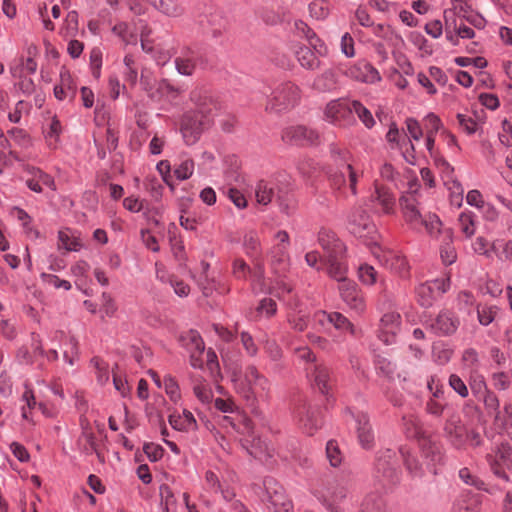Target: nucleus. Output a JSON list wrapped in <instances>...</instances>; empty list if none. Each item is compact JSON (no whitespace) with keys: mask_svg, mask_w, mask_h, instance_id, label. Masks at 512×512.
Returning <instances> with one entry per match:
<instances>
[{"mask_svg":"<svg viewBox=\"0 0 512 512\" xmlns=\"http://www.w3.org/2000/svg\"><path fill=\"white\" fill-rule=\"evenodd\" d=\"M191 100L196 108L183 115L180 128L187 145H193L199 140L202 132L209 127L216 109L213 99L201 90L192 91Z\"/></svg>","mask_w":512,"mask_h":512,"instance_id":"obj_1","label":"nucleus"},{"mask_svg":"<svg viewBox=\"0 0 512 512\" xmlns=\"http://www.w3.org/2000/svg\"><path fill=\"white\" fill-rule=\"evenodd\" d=\"M232 381L235 391L251 405L269 398L270 382L254 366L247 367L244 374H235Z\"/></svg>","mask_w":512,"mask_h":512,"instance_id":"obj_2","label":"nucleus"},{"mask_svg":"<svg viewBox=\"0 0 512 512\" xmlns=\"http://www.w3.org/2000/svg\"><path fill=\"white\" fill-rule=\"evenodd\" d=\"M403 429L407 437L420 441L423 455L430 459L427 465L436 473L435 466L441 462L442 455L439 447L425 436L420 419L413 415L403 417Z\"/></svg>","mask_w":512,"mask_h":512,"instance_id":"obj_3","label":"nucleus"},{"mask_svg":"<svg viewBox=\"0 0 512 512\" xmlns=\"http://www.w3.org/2000/svg\"><path fill=\"white\" fill-rule=\"evenodd\" d=\"M300 100V89L292 82L277 85L268 97L265 110L280 113L294 107Z\"/></svg>","mask_w":512,"mask_h":512,"instance_id":"obj_4","label":"nucleus"},{"mask_svg":"<svg viewBox=\"0 0 512 512\" xmlns=\"http://www.w3.org/2000/svg\"><path fill=\"white\" fill-rule=\"evenodd\" d=\"M375 477L384 486H391L399 482L400 470L396 453L391 449L378 452L375 463Z\"/></svg>","mask_w":512,"mask_h":512,"instance_id":"obj_5","label":"nucleus"},{"mask_svg":"<svg viewBox=\"0 0 512 512\" xmlns=\"http://www.w3.org/2000/svg\"><path fill=\"white\" fill-rule=\"evenodd\" d=\"M140 82L148 96L154 101L174 100L181 93L180 88L173 86L167 80H154L145 75L144 72L141 75Z\"/></svg>","mask_w":512,"mask_h":512,"instance_id":"obj_6","label":"nucleus"},{"mask_svg":"<svg viewBox=\"0 0 512 512\" xmlns=\"http://www.w3.org/2000/svg\"><path fill=\"white\" fill-rule=\"evenodd\" d=\"M338 70L346 77L367 84L380 81L381 77L377 69L366 61H357L351 65L338 64Z\"/></svg>","mask_w":512,"mask_h":512,"instance_id":"obj_7","label":"nucleus"},{"mask_svg":"<svg viewBox=\"0 0 512 512\" xmlns=\"http://www.w3.org/2000/svg\"><path fill=\"white\" fill-rule=\"evenodd\" d=\"M486 460L492 473L504 481H509L508 472L512 471L511 448L501 444L494 453L487 454Z\"/></svg>","mask_w":512,"mask_h":512,"instance_id":"obj_8","label":"nucleus"},{"mask_svg":"<svg viewBox=\"0 0 512 512\" xmlns=\"http://www.w3.org/2000/svg\"><path fill=\"white\" fill-rule=\"evenodd\" d=\"M347 229L357 238L369 237L376 231L375 224L361 207H355L349 213Z\"/></svg>","mask_w":512,"mask_h":512,"instance_id":"obj_9","label":"nucleus"},{"mask_svg":"<svg viewBox=\"0 0 512 512\" xmlns=\"http://www.w3.org/2000/svg\"><path fill=\"white\" fill-rule=\"evenodd\" d=\"M353 115L352 101L344 98L330 101L325 108V118L335 125L349 123Z\"/></svg>","mask_w":512,"mask_h":512,"instance_id":"obj_10","label":"nucleus"},{"mask_svg":"<svg viewBox=\"0 0 512 512\" xmlns=\"http://www.w3.org/2000/svg\"><path fill=\"white\" fill-rule=\"evenodd\" d=\"M444 433L450 444L456 449H463L467 443V428L462 423L460 416L452 412L445 424Z\"/></svg>","mask_w":512,"mask_h":512,"instance_id":"obj_11","label":"nucleus"},{"mask_svg":"<svg viewBox=\"0 0 512 512\" xmlns=\"http://www.w3.org/2000/svg\"><path fill=\"white\" fill-rule=\"evenodd\" d=\"M450 285V280H434L420 284L416 289V297L418 303L423 307L432 305L433 300L437 295L445 293Z\"/></svg>","mask_w":512,"mask_h":512,"instance_id":"obj_12","label":"nucleus"},{"mask_svg":"<svg viewBox=\"0 0 512 512\" xmlns=\"http://www.w3.org/2000/svg\"><path fill=\"white\" fill-rule=\"evenodd\" d=\"M318 133L305 126H290L282 131V140L289 144L306 146L318 141Z\"/></svg>","mask_w":512,"mask_h":512,"instance_id":"obj_13","label":"nucleus"},{"mask_svg":"<svg viewBox=\"0 0 512 512\" xmlns=\"http://www.w3.org/2000/svg\"><path fill=\"white\" fill-rule=\"evenodd\" d=\"M373 253L378 261L387 269L400 275H404L407 272V262L399 252L390 248L377 247Z\"/></svg>","mask_w":512,"mask_h":512,"instance_id":"obj_14","label":"nucleus"},{"mask_svg":"<svg viewBox=\"0 0 512 512\" xmlns=\"http://www.w3.org/2000/svg\"><path fill=\"white\" fill-rule=\"evenodd\" d=\"M400 208L405 221L413 228L420 229L422 226V215L417 207V199L414 194H404L399 199Z\"/></svg>","mask_w":512,"mask_h":512,"instance_id":"obj_15","label":"nucleus"},{"mask_svg":"<svg viewBox=\"0 0 512 512\" xmlns=\"http://www.w3.org/2000/svg\"><path fill=\"white\" fill-rule=\"evenodd\" d=\"M358 171L351 164H343L331 175V184L335 189H342L347 184L353 195L357 194Z\"/></svg>","mask_w":512,"mask_h":512,"instance_id":"obj_16","label":"nucleus"},{"mask_svg":"<svg viewBox=\"0 0 512 512\" xmlns=\"http://www.w3.org/2000/svg\"><path fill=\"white\" fill-rule=\"evenodd\" d=\"M268 501L274 512H291L293 504L286 496L284 488L272 482L265 483Z\"/></svg>","mask_w":512,"mask_h":512,"instance_id":"obj_17","label":"nucleus"},{"mask_svg":"<svg viewBox=\"0 0 512 512\" xmlns=\"http://www.w3.org/2000/svg\"><path fill=\"white\" fill-rule=\"evenodd\" d=\"M296 416L298 418L299 425L307 434L312 435L314 431L322 425L318 409L308 406L305 403L297 407Z\"/></svg>","mask_w":512,"mask_h":512,"instance_id":"obj_18","label":"nucleus"},{"mask_svg":"<svg viewBox=\"0 0 512 512\" xmlns=\"http://www.w3.org/2000/svg\"><path fill=\"white\" fill-rule=\"evenodd\" d=\"M401 317L398 313L384 314L380 320L378 337L385 344H392L400 329Z\"/></svg>","mask_w":512,"mask_h":512,"instance_id":"obj_19","label":"nucleus"},{"mask_svg":"<svg viewBox=\"0 0 512 512\" xmlns=\"http://www.w3.org/2000/svg\"><path fill=\"white\" fill-rule=\"evenodd\" d=\"M356 421V433L359 444L364 449H370L374 445V432L369 417L364 412L353 414Z\"/></svg>","mask_w":512,"mask_h":512,"instance_id":"obj_20","label":"nucleus"},{"mask_svg":"<svg viewBox=\"0 0 512 512\" xmlns=\"http://www.w3.org/2000/svg\"><path fill=\"white\" fill-rule=\"evenodd\" d=\"M460 321L458 317L449 310L441 311L432 321L431 329L440 335H450L456 332Z\"/></svg>","mask_w":512,"mask_h":512,"instance_id":"obj_21","label":"nucleus"},{"mask_svg":"<svg viewBox=\"0 0 512 512\" xmlns=\"http://www.w3.org/2000/svg\"><path fill=\"white\" fill-rule=\"evenodd\" d=\"M340 295L343 301L357 312L364 310L365 304L357 285L352 281H344L339 285Z\"/></svg>","mask_w":512,"mask_h":512,"instance_id":"obj_22","label":"nucleus"},{"mask_svg":"<svg viewBox=\"0 0 512 512\" xmlns=\"http://www.w3.org/2000/svg\"><path fill=\"white\" fill-rule=\"evenodd\" d=\"M371 201L377 203L384 214H394L396 198L388 187L376 183L375 191L371 195Z\"/></svg>","mask_w":512,"mask_h":512,"instance_id":"obj_23","label":"nucleus"},{"mask_svg":"<svg viewBox=\"0 0 512 512\" xmlns=\"http://www.w3.org/2000/svg\"><path fill=\"white\" fill-rule=\"evenodd\" d=\"M289 308L287 320L290 326L297 331L306 329L309 321L308 313L301 307L298 300H288Z\"/></svg>","mask_w":512,"mask_h":512,"instance_id":"obj_24","label":"nucleus"},{"mask_svg":"<svg viewBox=\"0 0 512 512\" xmlns=\"http://www.w3.org/2000/svg\"><path fill=\"white\" fill-rule=\"evenodd\" d=\"M306 372L321 393H328L331 387V377L326 366L319 363L312 364L311 368H306Z\"/></svg>","mask_w":512,"mask_h":512,"instance_id":"obj_25","label":"nucleus"},{"mask_svg":"<svg viewBox=\"0 0 512 512\" xmlns=\"http://www.w3.org/2000/svg\"><path fill=\"white\" fill-rule=\"evenodd\" d=\"M223 425H231L233 428L237 430L238 433L244 435L245 438L242 440V446L245 447L249 451V453L254 457L259 456L258 452L249 450L248 447V445L251 442L249 437L253 436V424L249 418L245 416H240V421L238 424H236L231 417L225 416L223 417Z\"/></svg>","mask_w":512,"mask_h":512,"instance_id":"obj_26","label":"nucleus"},{"mask_svg":"<svg viewBox=\"0 0 512 512\" xmlns=\"http://www.w3.org/2000/svg\"><path fill=\"white\" fill-rule=\"evenodd\" d=\"M350 493L349 483H338L333 486L326 496V505L331 512H342L339 505L343 503Z\"/></svg>","mask_w":512,"mask_h":512,"instance_id":"obj_27","label":"nucleus"},{"mask_svg":"<svg viewBox=\"0 0 512 512\" xmlns=\"http://www.w3.org/2000/svg\"><path fill=\"white\" fill-rule=\"evenodd\" d=\"M339 70L337 68H328L318 74L313 81V88L321 91H332L336 89L339 83Z\"/></svg>","mask_w":512,"mask_h":512,"instance_id":"obj_28","label":"nucleus"},{"mask_svg":"<svg viewBox=\"0 0 512 512\" xmlns=\"http://www.w3.org/2000/svg\"><path fill=\"white\" fill-rule=\"evenodd\" d=\"M77 85L68 71H61L60 83L54 87V95L58 100L69 98L73 100L76 96Z\"/></svg>","mask_w":512,"mask_h":512,"instance_id":"obj_29","label":"nucleus"},{"mask_svg":"<svg viewBox=\"0 0 512 512\" xmlns=\"http://www.w3.org/2000/svg\"><path fill=\"white\" fill-rule=\"evenodd\" d=\"M318 241L325 251V256L330 253L343 254L344 244L336 237V234L327 229H321L318 234Z\"/></svg>","mask_w":512,"mask_h":512,"instance_id":"obj_30","label":"nucleus"},{"mask_svg":"<svg viewBox=\"0 0 512 512\" xmlns=\"http://www.w3.org/2000/svg\"><path fill=\"white\" fill-rule=\"evenodd\" d=\"M342 255L343 254L336 253H330L326 255L327 273L330 277L340 282V284L348 280L346 277L347 268L341 261Z\"/></svg>","mask_w":512,"mask_h":512,"instance_id":"obj_31","label":"nucleus"},{"mask_svg":"<svg viewBox=\"0 0 512 512\" xmlns=\"http://www.w3.org/2000/svg\"><path fill=\"white\" fill-rule=\"evenodd\" d=\"M30 172L32 177L27 179L26 184L32 191L40 193L43 190V186L51 190L56 189L54 179L49 174L38 168H32Z\"/></svg>","mask_w":512,"mask_h":512,"instance_id":"obj_32","label":"nucleus"},{"mask_svg":"<svg viewBox=\"0 0 512 512\" xmlns=\"http://www.w3.org/2000/svg\"><path fill=\"white\" fill-rule=\"evenodd\" d=\"M197 62V54L193 51L187 50L175 58V67L180 74L190 76L193 74Z\"/></svg>","mask_w":512,"mask_h":512,"instance_id":"obj_33","label":"nucleus"},{"mask_svg":"<svg viewBox=\"0 0 512 512\" xmlns=\"http://www.w3.org/2000/svg\"><path fill=\"white\" fill-rule=\"evenodd\" d=\"M269 256L275 273L279 274V276L284 274L288 268L289 263L288 249L276 247L273 245L269 251Z\"/></svg>","mask_w":512,"mask_h":512,"instance_id":"obj_34","label":"nucleus"},{"mask_svg":"<svg viewBox=\"0 0 512 512\" xmlns=\"http://www.w3.org/2000/svg\"><path fill=\"white\" fill-rule=\"evenodd\" d=\"M294 29L299 36H303L310 40L311 45L316 51L324 56L327 53V47L322 43L315 35V33L309 28V26L302 20H296L294 22Z\"/></svg>","mask_w":512,"mask_h":512,"instance_id":"obj_35","label":"nucleus"},{"mask_svg":"<svg viewBox=\"0 0 512 512\" xmlns=\"http://www.w3.org/2000/svg\"><path fill=\"white\" fill-rule=\"evenodd\" d=\"M295 55L300 66L306 70H317L320 68L321 61L317 58L315 53L307 46H300Z\"/></svg>","mask_w":512,"mask_h":512,"instance_id":"obj_36","label":"nucleus"},{"mask_svg":"<svg viewBox=\"0 0 512 512\" xmlns=\"http://www.w3.org/2000/svg\"><path fill=\"white\" fill-rule=\"evenodd\" d=\"M476 215L469 210L462 211L457 218V227L459 231L465 236V238L470 239L476 232Z\"/></svg>","mask_w":512,"mask_h":512,"instance_id":"obj_37","label":"nucleus"},{"mask_svg":"<svg viewBox=\"0 0 512 512\" xmlns=\"http://www.w3.org/2000/svg\"><path fill=\"white\" fill-rule=\"evenodd\" d=\"M169 423L174 429L179 431H189L196 427V420L188 410H183L182 414H171L169 416Z\"/></svg>","mask_w":512,"mask_h":512,"instance_id":"obj_38","label":"nucleus"},{"mask_svg":"<svg viewBox=\"0 0 512 512\" xmlns=\"http://www.w3.org/2000/svg\"><path fill=\"white\" fill-rule=\"evenodd\" d=\"M53 340H65V345L67 346V349L63 351V357L68 362L69 365H74L75 358L78 355L77 340L72 336L66 337L62 331H56L53 335Z\"/></svg>","mask_w":512,"mask_h":512,"instance_id":"obj_39","label":"nucleus"},{"mask_svg":"<svg viewBox=\"0 0 512 512\" xmlns=\"http://www.w3.org/2000/svg\"><path fill=\"white\" fill-rule=\"evenodd\" d=\"M150 2L157 10L167 16L178 17L183 13V8L177 0H150Z\"/></svg>","mask_w":512,"mask_h":512,"instance_id":"obj_40","label":"nucleus"},{"mask_svg":"<svg viewBox=\"0 0 512 512\" xmlns=\"http://www.w3.org/2000/svg\"><path fill=\"white\" fill-rule=\"evenodd\" d=\"M182 345L192 353V350L203 353L205 350L204 342L197 331L190 330L180 338Z\"/></svg>","mask_w":512,"mask_h":512,"instance_id":"obj_41","label":"nucleus"},{"mask_svg":"<svg viewBox=\"0 0 512 512\" xmlns=\"http://www.w3.org/2000/svg\"><path fill=\"white\" fill-rule=\"evenodd\" d=\"M79 445L81 446V449L86 454H92L96 453L97 457L102 460V455L98 451V445L96 442V438L94 433L88 429L84 428L81 437L79 438Z\"/></svg>","mask_w":512,"mask_h":512,"instance_id":"obj_42","label":"nucleus"},{"mask_svg":"<svg viewBox=\"0 0 512 512\" xmlns=\"http://www.w3.org/2000/svg\"><path fill=\"white\" fill-rule=\"evenodd\" d=\"M160 506L163 512H175L177 501L172 489L167 484L159 487Z\"/></svg>","mask_w":512,"mask_h":512,"instance_id":"obj_43","label":"nucleus"},{"mask_svg":"<svg viewBox=\"0 0 512 512\" xmlns=\"http://www.w3.org/2000/svg\"><path fill=\"white\" fill-rule=\"evenodd\" d=\"M243 247L246 254L250 257H256L261 250V242L258 233L255 230L246 231L243 236Z\"/></svg>","mask_w":512,"mask_h":512,"instance_id":"obj_44","label":"nucleus"},{"mask_svg":"<svg viewBox=\"0 0 512 512\" xmlns=\"http://www.w3.org/2000/svg\"><path fill=\"white\" fill-rule=\"evenodd\" d=\"M399 453L403 459L404 465L406 466L407 471L413 476H421L422 468L419 462L415 457L412 456L411 450L406 446H401L399 448Z\"/></svg>","mask_w":512,"mask_h":512,"instance_id":"obj_45","label":"nucleus"},{"mask_svg":"<svg viewBox=\"0 0 512 512\" xmlns=\"http://www.w3.org/2000/svg\"><path fill=\"white\" fill-rule=\"evenodd\" d=\"M330 3L328 0H313L308 5L309 15L316 20H324L330 14Z\"/></svg>","mask_w":512,"mask_h":512,"instance_id":"obj_46","label":"nucleus"},{"mask_svg":"<svg viewBox=\"0 0 512 512\" xmlns=\"http://www.w3.org/2000/svg\"><path fill=\"white\" fill-rule=\"evenodd\" d=\"M452 512H478V500L474 496L462 495L453 504Z\"/></svg>","mask_w":512,"mask_h":512,"instance_id":"obj_47","label":"nucleus"},{"mask_svg":"<svg viewBox=\"0 0 512 512\" xmlns=\"http://www.w3.org/2000/svg\"><path fill=\"white\" fill-rule=\"evenodd\" d=\"M78 13L76 11H70L64 20V24L60 29V34L64 38L75 37L78 31Z\"/></svg>","mask_w":512,"mask_h":512,"instance_id":"obj_48","label":"nucleus"},{"mask_svg":"<svg viewBox=\"0 0 512 512\" xmlns=\"http://www.w3.org/2000/svg\"><path fill=\"white\" fill-rule=\"evenodd\" d=\"M361 512H386V504L379 495L369 494L362 503Z\"/></svg>","mask_w":512,"mask_h":512,"instance_id":"obj_49","label":"nucleus"},{"mask_svg":"<svg viewBox=\"0 0 512 512\" xmlns=\"http://www.w3.org/2000/svg\"><path fill=\"white\" fill-rule=\"evenodd\" d=\"M447 241L440 247V257L444 264L451 265L457 259V253L455 247L452 245V234L451 232L446 233Z\"/></svg>","mask_w":512,"mask_h":512,"instance_id":"obj_50","label":"nucleus"},{"mask_svg":"<svg viewBox=\"0 0 512 512\" xmlns=\"http://www.w3.org/2000/svg\"><path fill=\"white\" fill-rule=\"evenodd\" d=\"M113 33H115L121 40L126 44H136L137 42V35L136 33L131 29V27L124 22L116 24L113 29Z\"/></svg>","mask_w":512,"mask_h":512,"instance_id":"obj_51","label":"nucleus"},{"mask_svg":"<svg viewBox=\"0 0 512 512\" xmlns=\"http://www.w3.org/2000/svg\"><path fill=\"white\" fill-rule=\"evenodd\" d=\"M292 292L291 286L286 283L284 280H277L270 288L269 293L275 295L279 299L284 301L288 300H297L296 298L290 296Z\"/></svg>","mask_w":512,"mask_h":512,"instance_id":"obj_52","label":"nucleus"},{"mask_svg":"<svg viewBox=\"0 0 512 512\" xmlns=\"http://www.w3.org/2000/svg\"><path fill=\"white\" fill-rule=\"evenodd\" d=\"M91 365L95 369L98 384L105 385L109 381V366L99 357L91 359Z\"/></svg>","mask_w":512,"mask_h":512,"instance_id":"obj_53","label":"nucleus"},{"mask_svg":"<svg viewBox=\"0 0 512 512\" xmlns=\"http://www.w3.org/2000/svg\"><path fill=\"white\" fill-rule=\"evenodd\" d=\"M441 225L439 217L436 214L429 213L424 215L421 227H424L430 236L436 237L440 233Z\"/></svg>","mask_w":512,"mask_h":512,"instance_id":"obj_54","label":"nucleus"},{"mask_svg":"<svg viewBox=\"0 0 512 512\" xmlns=\"http://www.w3.org/2000/svg\"><path fill=\"white\" fill-rule=\"evenodd\" d=\"M498 313V308L496 306H478L477 307V316L478 321L481 325L487 326L492 323Z\"/></svg>","mask_w":512,"mask_h":512,"instance_id":"obj_55","label":"nucleus"},{"mask_svg":"<svg viewBox=\"0 0 512 512\" xmlns=\"http://www.w3.org/2000/svg\"><path fill=\"white\" fill-rule=\"evenodd\" d=\"M277 304L271 298H264L260 301L256 308L255 317L265 316L270 318L276 314Z\"/></svg>","mask_w":512,"mask_h":512,"instance_id":"obj_56","label":"nucleus"},{"mask_svg":"<svg viewBox=\"0 0 512 512\" xmlns=\"http://www.w3.org/2000/svg\"><path fill=\"white\" fill-rule=\"evenodd\" d=\"M459 478L467 485L479 490L484 489L485 483L468 467H463L459 470Z\"/></svg>","mask_w":512,"mask_h":512,"instance_id":"obj_57","label":"nucleus"},{"mask_svg":"<svg viewBox=\"0 0 512 512\" xmlns=\"http://www.w3.org/2000/svg\"><path fill=\"white\" fill-rule=\"evenodd\" d=\"M256 199L257 202L263 205H267L272 201L273 188L265 181H260L256 187Z\"/></svg>","mask_w":512,"mask_h":512,"instance_id":"obj_58","label":"nucleus"},{"mask_svg":"<svg viewBox=\"0 0 512 512\" xmlns=\"http://www.w3.org/2000/svg\"><path fill=\"white\" fill-rule=\"evenodd\" d=\"M352 105L353 113L357 114L359 119L367 128H371L375 124L371 112L366 107H364L359 101L353 100Z\"/></svg>","mask_w":512,"mask_h":512,"instance_id":"obj_59","label":"nucleus"},{"mask_svg":"<svg viewBox=\"0 0 512 512\" xmlns=\"http://www.w3.org/2000/svg\"><path fill=\"white\" fill-rule=\"evenodd\" d=\"M163 386L165 392L173 402H177L180 399L179 385L173 376L169 374L165 375L163 378Z\"/></svg>","mask_w":512,"mask_h":512,"instance_id":"obj_60","label":"nucleus"},{"mask_svg":"<svg viewBox=\"0 0 512 512\" xmlns=\"http://www.w3.org/2000/svg\"><path fill=\"white\" fill-rule=\"evenodd\" d=\"M330 324L333 325L337 330L354 333V327L352 323L339 312L330 313Z\"/></svg>","mask_w":512,"mask_h":512,"instance_id":"obj_61","label":"nucleus"},{"mask_svg":"<svg viewBox=\"0 0 512 512\" xmlns=\"http://www.w3.org/2000/svg\"><path fill=\"white\" fill-rule=\"evenodd\" d=\"M194 171V161L186 158L175 168L174 174L178 180H186L190 178Z\"/></svg>","mask_w":512,"mask_h":512,"instance_id":"obj_62","label":"nucleus"},{"mask_svg":"<svg viewBox=\"0 0 512 512\" xmlns=\"http://www.w3.org/2000/svg\"><path fill=\"white\" fill-rule=\"evenodd\" d=\"M462 361L465 369L470 371L478 370L479 367V356L475 349L468 348L464 350L462 355Z\"/></svg>","mask_w":512,"mask_h":512,"instance_id":"obj_63","label":"nucleus"},{"mask_svg":"<svg viewBox=\"0 0 512 512\" xmlns=\"http://www.w3.org/2000/svg\"><path fill=\"white\" fill-rule=\"evenodd\" d=\"M250 272L251 269L244 259L238 257L232 261V274L235 278L244 280Z\"/></svg>","mask_w":512,"mask_h":512,"instance_id":"obj_64","label":"nucleus"}]
</instances>
